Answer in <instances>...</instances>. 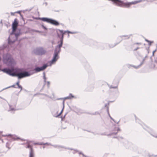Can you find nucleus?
I'll return each instance as SVG.
<instances>
[{"mask_svg": "<svg viewBox=\"0 0 157 157\" xmlns=\"http://www.w3.org/2000/svg\"><path fill=\"white\" fill-rule=\"evenodd\" d=\"M1 70L10 76L17 77L19 79L24 78L23 69L12 67L10 68H4Z\"/></svg>", "mask_w": 157, "mask_h": 157, "instance_id": "nucleus-1", "label": "nucleus"}, {"mask_svg": "<svg viewBox=\"0 0 157 157\" xmlns=\"http://www.w3.org/2000/svg\"><path fill=\"white\" fill-rule=\"evenodd\" d=\"M3 57L4 63L8 66L11 67V68L13 67L14 62L10 54L7 53L4 54Z\"/></svg>", "mask_w": 157, "mask_h": 157, "instance_id": "nucleus-2", "label": "nucleus"}, {"mask_svg": "<svg viewBox=\"0 0 157 157\" xmlns=\"http://www.w3.org/2000/svg\"><path fill=\"white\" fill-rule=\"evenodd\" d=\"M16 30H14L13 33L12 34L11 33L8 38V43L9 44H13L17 40L18 37L21 34L20 30L18 32H16Z\"/></svg>", "mask_w": 157, "mask_h": 157, "instance_id": "nucleus-3", "label": "nucleus"}, {"mask_svg": "<svg viewBox=\"0 0 157 157\" xmlns=\"http://www.w3.org/2000/svg\"><path fill=\"white\" fill-rule=\"evenodd\" d=\"M137 3V1L125 2L121 0H118L115 6L121 8H129L131 5Z\"/></svg>", "mask_w": 157, "mask_h": 157, "instance_id": "nucleus-4", "label": "nucleus"}, {"mask_svg": "<svg viewBox=\"0 0 157 157\" xmlns=\"http://www.w3.org/2000/svg\"><path fill=\"white\" fill-rule=\"evenodd\" d=\"M137 3V1L125 2L121 0H118L115 6L121 8H129L131 5Z\"/></svg>", "mask_w": 157, "mask_h": 157, "instance_id": "nucleus-5", "label": "nucleus"}, {"mask_svg": "<svg viewBox=\"0 0 157 157\" xmlns=\"http://www.w3.org/2000/svg\"><path fill=\"white\" fill-rule=\"evenodd\" d=\"M39 19L43 21L47 22L55 26H58L59 25V23L58 21L52 18L43 17L39 18Z\"/></svg>", "mask_w": 157, "mask_h": 157, "instance_id": "nucleus-6", "label": "nucleus"}, {"mask_svg": "<svg viewBox=\"0 0 157 157\" xmlns=\"http://www.w3.org/2000/svg\"><path fill=\"white\" fill-rule=\"evenodd\" d=\"M33 52L36 55L42 56L44 55L46 51L42 47H38L34 50Z\"/></svg>", "mask_w": 157, "mask_h": 157, "instance_id": "nucleus-7", "label": "nucleus"}, {"mask_svg": "<svg viewBox=\"0 0 157 157\" xmlns=\"http://www.w3.org/2000/svg\"><path fill=\"white\" fill-rule=\"evenodd\" d=\"M48 66L47 63L44 64L42 66L40 67H36L32 71L33 74L36 73L41 71H43L45 70L47 67Z\"/></svg>", "mask_w": 157, "mask_h": 157, "instance_id": "nucleus-8", "label": "nucleus"}, {"mask_svg": "<svg viewBox=\"0 0 157 157\" xmlns=\"http://www.w3.org/2000/svg\"><path fill=\"white\" fill-rule=\"evenodd\" d=\"M132 36V34H130L129 35H123L119 36L118 37L117 39L119 40H120V39H121V40H120V41L119 42V43H120L123 40L129 39L130 38V36ZM118 43H117V44H114V45H112L111 46H110V45H109V47L110 48H113L114 47H115L116 45Z\"/></svg>", "mask_w": 157, "mask_h": 157, "instance_id": "nucleus-9", "label": "nucleus"}, {"mask_svg": "<svg viewBox=\"0 0 157 157\" xmlns=\"http://www.w3.org/2000/svg\"><path fill=\"white\" fill-rule=\"evenodd\" d=\"M59 54L54 53L53 57L51 60L48 62L49 64L48 66H51L52 64H54L59 58Z\"/></svg>", "mask_w": 157, "mask_h": 157, "instance_id": "nucleus-10", "label": "nucleus"}, {"mask_svg": "<svg viewBox=\"0 0 157 157\" xmlns=\"http://www.w3.org/2000/svg\"><path fill=\"white\" fill-rule=\"evenodd\" d=\"M18 22L17 21V19L15 18L14 20V21L13 22L12 24V30L11 32V34H12L13 33L14 30H16L17 29V27L18 26Z\"/></svg>", "mask_w": 157, "mask_h": 157, "instance_id": "nucleus-11", "label": "nucleus"}, {"mask_svg": "<svg viewBox=\"0 0 157 157\" xmlns=\"http://www.w3.org/2000/svg\"><path fill=\"white\" fill-rule=\"evenodd\" d=\"M116 130L117 131V132H114L111 133H110L109 134H106L105 133H102L101 134V135H106L107 136H111L113 135H116L117 134L118 132V131H120L121 129H120L119 128H116L115 127L114 129L113 130V131H116Z\"/></svg>", "mask_w": 157, "mask_h": 157, "instance_id": "nucleus-12", "label": "nucleus"}, {"mask_svg": "<svg viewBox=\"0 0 157 157\" xmlns=\"http://www.w3.org/2000/svg\"><path fill=\"white\" fill-rule=\"evenodd\" d=\"M63 44L59 43V44L56 46L55 47L54 53L59 54L61 51V48L62 47Z\"/></svg>", "mask_w": 157, "mask_h": 157, "instance_id": "nucleus-13", "label": "nucleus"}, {"mask_svg": "<svg viewBox=\"0 0 157 157\" xmlns=\"http://www.w3.org/2000/svg\"><path fill=\"white\" fill-rule=\"evenodd\" d=\"M5 136H10L13 139V140H20L22 141H25L26 140L24 139H21L20 137H18L17 136L14 135H12L11 134H9L8 135H6Z\"/></svg>", "mask_w": 157, "mask_h": 157, "instance_id": "nucleus-14", "label": "nucleus"}, {"mask_svg": "<svg viewBox=\"0 0 157 157\" xmlns=\"http://www.w3.org/2000/svg\"><path fill=\"white\" fill-rule=\"evenodd\" d=\"M17 103L15 101H12L11 104H9L10 110L9 111L15 110V108L16 106Z\"/></svg>", "mask_w": 157, "mask_h": 157, "instance_id": "nucleus-15", "label": "nucleus"}, {"mask_svg": "<svg viewBox=\"0 0 157 157\" xmlns=\"http://www.w3.org/2000/svg\"><path fill=\"white\" fill-rule=\"evenodd\" d=\"M58 30L61 33V35L60 36V41L59 42L58 41V43H59V42L60 43L63 44L64 36V35L65 34V33L63 32V30L57 29V32Z\"/></svg>", "mask_w": 157, "mask_h": 157, "instance_id": "nucleus-16", "label": "nucleus"}, {"mask_svg": "<svg viewBox=\"0 0 157 157\" xmlns=\"http://www.w3.org/2000/svg\"><path fill=\"white\" fill-rule=\"evenodd\" d=\"M27 143L28 144L26 147V148H30V151L29 157H34L33 150V148L29 144V142L28 141L27 142Z\"/></svg>", "mask_w": 157, "mask_h": 157, "instance_id": "nucleus-17", "label": "nucleus"}, {"mask_svg": "<svg viewBox=\"0 0 157 157\" xmlns=\"http://www.w3.org/2000/svg\"><path fill=\"white\" fill-rule=\"evenodd\" d=\"M12 44H9L8 43H5L3 45L0 46V51L2 50H4L5 48H7L8 50L10 49V46Z\"/></svg>", "mask_w": 157, "mask_h": 157, "instance_id": "nucleus-18", "label": "nucleus"}, {"mask_svg": "<svg viewBox=\"0 0 157 157\" xmlns=\"http://www.w3.org/2000/svg\"><path fill=\"white\" fill-rule=\"evenodd\" d=\"M24 78L30 76L33 74L32 71H27L25 70H23Z\"/></svg>", "mask_w": 157, "mask_h": 157, "instance_id": "nucleus-19", "label": "nucleus"}, {"mask_svg": "<svg viewBox=\"0 0 157 157\" xmlns=\"http://www.w3.org/2000/svg\"><path fill=\"white\" fill-rule=\"evenodd\" d=\"M108 86L109 88L110 89L111 88H113V89H117L116 91L117 93H119L118 90L117 89L118 88V83L116 84V86H113L112 85H109L108 84Z\"/></svg>", "mask_w": 157, "mask_h": 157, "instance_id": "nucleus-20", "label": "nucleus"}, {"mask_svg": "<svg viewBox=\"0 0 157 157\" xmlns=\"http://www.w3.org/2000/svg\"><path fill=\"white\" fill-rule=\"evenodd\" d=\"M51 146H52L54 147L55 148H57L58 149L59 148H66V147H64L63 146L60 145H51Z\"/></svg>", "mask_w": 157, "mask_h": 157, "instance_id": "nucleus-21", "label": "nucleus"}, {"mask_svg": "<svg viewBox=\"0 0 157 157\" xmlns=\"http://www.w3.org/2000/svg\"><path fill=\"white\" fill-rule=\"evenodd\" d=\"M64 101H63V109H62V110H61V111L56 116H54V115H53V116L54 117H58L59 116H60L61 114H62V113L63 111V109L64 108Z\"/></svg>", "mask_w": 157, "mask_h": 157, "instance_id": "nucleus-22", "label": "nucleus"}, {"mask_svg": "<svg viewBox=\"0 0 157 157\" xmlns=\"http://www.w3.org/2000/svg\"><path fill=\"white\" fill-rule=\"evenodd\" d=\"M74 97V96L72 95V94L71 93L69 94V96L67 97H66L64 98V99H71V98H73Z\"/></svg>", "mask_w": 157, "mask_h": 157, "instance_id": "nucleus-23", "label": "nucleus"}, {"mask_svg": "<svg viewBox=\"0 0 157 157\" xmlns=\"http://www.w3.org/2000/svg\"><path fill=\"white\" fill-rule=\"evenodd\" d=\"M15 84H14V85H13L11 86H9V87H6V88H5L3 89L1 91H2L5 90H6V89H8V88H11V87H13V88H17V87H16L15 86Z\"/></svg>", "mask_w": 157, "mask_h": 157, "instance_id": "nucleus-24", "label": "nucleus"}, {"mask_svg": "<svg viewBox=\"0 0 157 157\" xmlns=\"http://www.w3.org/2000/svg\"><path fill=\"white\" fill-rule=\"evenodd\" d=\"M109 1H111L113 4L114 5V6H116V4L117 3V2L118 1V0H108Z\"/></svg>", "mask_w": 157, "mask_h": 157, "instance_id": "nucleus-25", "label": "nucleus"}, {"mask_svg": "<svg viewBox=\"0 0 157 157\" xmlns=\"http://www.w3.org/2000/svg\"><path fill=\"white\" fill-rule=\"evenodd\" d=\"M107 112L109 115V117H110V119L112 120H113L114 121H115V120H114L113 118L111 116H110V115H109V107H107Z\"/></svg>", "mask_w": 157, "mask_h": 157, "instance_id": "nucleus-26", "label": "nucleus"}, {"mask_svg": "<svg viewBox=\"0 0 157 157\" xmlns=\"http://www.w3.org/2000/svg\"><path fill=\"white\" fill-rule=\"evenodd\" d=\"M43 79H44V82L45 83L46 82V78L45 76V72H44L43 73Z\"/></svg>", "mask_w": 157, "mask_h": 157, "instance_id": "nucleus-27", "label": "nucleus"}, {"mask_svg": "<svg viewBox=\"0 0 157 157\" xmlns=\"http://www.w3.org/2000/svg\"><path fill=\"white\" fill-rule=\"evenodd\" d=\"M147 57V55H146L145 57L143 59L142 61L140 63L141 65H142L144 62V61L145 60L146 58Z\"/></svg>", "mask_w": 157, "mask_h": 157, "instance_id": "nucleus-28", "label": "nucleus"}, {"mask_svg": "<svg viewBox=\"0 0 157 157\" xmlns=\"http://www.w3.org/2000/svg\"><path fill=\"white\" fill-rule=\"evenodd\" d=\"M135 117L136 122H137V123H139L140 124H141L140 123V120H139V119H138V118H137L136 117V116L135 115Z\"/></svg>", "mask_w": 157, "mask_h": 157, "instance_id": "nucleus-29", "label": "nucleus"}, {"mask_svg": "<svg viewBox=\"0 0 157 157\" xmlns=\"http://www.w3.org/2000/svg\"><path fill=\"white\" fill-rule=\"evenodd\" d=\"M142 65H141V63H140V65H139L137 66L132 65V66L133 67H134V68H135L136 69H137V68H139V67H140Z\"/></svg>", "mask_w": 157, "mask_h": 157, "instance_id": "nucleus-30", "label": "nucleus"}, {"mask_svg": "<svg viewBox=\"0 0 157 157\" xmlns=\"http://www.w3.org/2000/svg\"><path fill=\"white\" fill-rule=\"evenodd\" d=\"M66 147V149H69V150H74L75 151H76V152H78V151L76 149H74L72 148H67V147Z\"/></svg>", "mask_w": 157, "mask_h": 157, "instance_id": "nucleus-31", "label": "nucleus"}, {"mask_svg": "<svg viewBox=\"0 0 157 157\" xmlns=\"http://www.w3.org/2000/svg\"><path fill=\"white\" fill-rule=\"evenodd\" d=\"M40 94L41 95H44L46 97H48L49 98H51V97H50L47 94H43V93H40Z\"/></svg>", "mask_w": 157, "mask_h": 157, "instance_id": "nucleus-32", "label": "nucleus"}, {"mask_svg": "<svg viewBox=\"0 0 157 157\" xmlns=\"http://www.w3.org/2000/svg\"><path fill=\"white\" fill-rule=\"evenodd\" d=\"M150 134L153 137H154L155 138H157V135H156V134H153L152 133H150Z\"/></svg>", "mask_w": 157, "mask_h": 157, "instance_id": "nucleus-33", "label": "nucleus"}, {"mask_svg": "<svg viewBox=\"0 0 157 157\" xmlns=\"http://www.w3.org/2000/svg\"><path fill=\"white\" fill-rule=\"evenodd\" d=\"M63 32L65 33H67L68 34L71 33V31H70L68 30H66L65 31H63Z\"/></svg>", "mask_w": 157, "mask_h": 157, "instance_id": "nucleus-34", "label": "nucleus"}, {"mask_svg": "<svg viewBox=\"0 0 157 157\" xmlns=\"http://www.w3.org/2000/svg\"><path fill=\"white\" fill-rule=\"evenodd\" d=\"M148 43H149L148 44V45L151 46V44L153 43V41H150V42H148Z\"/></svg>", "mask_w": 157, "mask_h": 157, "instance_id": "nucleus-35", "label": "nucleus"}, {"mask_svg": "<svg viewBox=\"0 0 157 157\" xmlns=\"http://www.w3.org/2000/svg\"><path fill=\"white\" fill-rule=\"evenodd\" d=\"M77 33H78V32H76V31L71 32V34H74Z\"/></svg>", "mask_w": 157, "mask_h": 157, "instance_id": "nucleus-36", "label": "nucleus"}, {"mask_svg": "<svg viewBox=\"0 0 157 157\" xmlns=\"http://www.w3.org/2000/svg\"><path fill=\"white\" fill-rule=\"evenodd\" d=\"M99 114V113L98 112H96L92 114L93 115H97Z\"/></svg>", "mask_w": 157, "mask_h": 157, "instance_id": "nucleus-37", "label": "nucleus"}, {"mask_svg": "<svg viewBox=\"0 0 157 157\" xmlns=\"http://www.w3.org/2000/svg\"><path fill=\"white\" fill-rule=\"evenodd\" d=\"M17 46H19V48H21V46H22V44H21L20 43H19L18 44Z\"/></svg>", "mask_w": 157, "mask_h": 157, "instance_id": "nucleus-38", "label": "nucleus"}, {"mask_svg": "<svg viewBox=\"0 0 157 157\" xmlns=\"http://www.w3.org/2000/svg\"><path fill=\"white\" fill-rule=\"evenodd\" d=\"M145 1V0H139L137 1V3H138L141 2L143 1Z\"/></svg>", "mask_w": 157, "mask_h": 157, "instance_id": "nucleus-39", "label": "nucleus"}, {"mask_svg": "<svg viewBox=\"0 0 157 157\" xmlns=\"http://www.w3.org/2000/svg\"><path fill=\"white\" fill-rule=\"evenodd\" d=\"M39 145H44V143L43 142H39Z\"/></svg>", "mask_w": 157, "mask_h": 157, "instance_id": "nucleus-40", "label": "nucleus"}, {"mask_svg": "<svg viewBox=\"0 0 157 157\" xmlns=\"http://www.w3.org/2000/svg\"><path fill=\"white\" fill-rule=\"evenodd\" d=\"M19 83V81H18L15 84V85H17L18 86L20 85Z\"/></svg>", "mask_w": 157, "mask_h": 157, "instance_id": "nucleus-41", "label": "nucleus"}, {"mask_svg": "<svg viewBox=\"0 0 157 157\" xmlns=\"http://www.w3.org/2000/svg\"><path fill=\"white\" fill-rule=\"evenodd\" d=\"M57 37L59 38H60V36H61L58 33H57Z\"/></svg>", "mask_w": 157, "mask_h": 157, "instance_id": "nucleus-42", "label": "nucleus"}, {"mask_svg": "<svg viewBox=\"0 0 157 157\" xmlns=\"http://www.w3.org/2000/svg\"><path fill=\"white\" fill-rule=\"evenodd\" d=\"M78 153L80 155V154H82L83 156V157H84L85 156V155L81 152H78Z\"/></svg>", "mask_w": 157, "mask_h": 157, "instance_id": "nucleus-43", "label": "nucleus"}, {"mask_svg": "<svg viewBox=\"0 0 157 157\" xmlns=\"http://www.w3.org/2000/svg\"><path fill=\"white\" fill-rule=\"evenodd\" d=\"M52 145L50 143H44V145Z\"/></svg>", "mask_w": 157, "mask_h": 157, "instance_id": "nucleus-44", "label": "nucleus"}, {"mask_svg": "<svg viewBox=\"0 0 157 157\" xmlns=\"http://www.w3.org/2000/svg\"><path fill=\"white\" fill-rule=\"evenodd\" d=\"M21 87L22 86L21 85H19L17 86V88H21Z\"/></svg>", "mask_w": 157, "mask_h": 157, "instance_id": "nucleus-45", "label": "nucleus"}, {"mask_svg": "<svg viewBox=\"0 0 157 157\" xmlns=\"http://www.w3.org/2000/svg\"><path fill=\"white\" fill-rule=\"evenodd\" d=\"M34 145H39V142L35 143H34Z\"/></svg>", "mask_w": 157, "mask_h": 157, "instance_id": "nucleus-46", "label": "nucleus"}, {"mask_svg": "<svg viewBox=\"0 0 157 157\" xmlns=\"http://www.w3.org/2000/svg\"><path fill=\"white\" fill-rule=\"evenodd\" d=\"M156 50H155L154 51L152 52V56H154V54L155 52H156Z\"/></svg>", "mask_w": 157, "mask_h": 157, "instance_id": "nucleus-47", "label": "nucleus"}, {"mask_svg": "<svg viewBox=\"0 0 157 157\" xmlns=\"http://www.w3.org/2000/svg\"><path fill=\"white\" fill-rule=\"evenodd\" d=\"M139 48V47H137L134 50V51H136Z\"/></svg>", "mask_w": 157, "mask_h": 157, "instance_id": "nucleus-48", "label": "nucleus"}, {"mask_svg": "<svg viewBox=\"0 0 157 157\" xmlns=\"http://www.w3.org/2000/svg\"><path fill=\"white\" fill-rule=\"evenodd\" d=\"M42 28L45 30H47V28L45 26H43V27H42Z\"/></svg>", "mask_w": 157, "mask_h": 157, "instance_id": "nucleus-49", "label": "nucleus"}, {"mask_svg": "<svg viewBox=\"0 0 157 157\" xmlns=\"http://www.w3.org/2000/svg\"><path fill=\"white\" fill-rule=\"evenodd\" d=\"M47 84H48V86H49V85H50V82L49 81H47Z\"/></svg>", "mask_w": 157, "mask_h": 157, "instance_id": "nucleus-50", "label": "nucleus"}, {"mask_svg": "<svg viewBox=\"0 0 157 157\" xmlns=\"http://www.w3.org/2000/svg\"><path fill=\"white\" fill-rule=\"evenodd\" d=\"M145 41H146V42H150V40H147V39H145Z\"/></svg>", "mask_w": 157, "mask_h": 157, "instance_id": "nucleus-51", "label": "nucleus"}, {"mask_svg": "<svg viewBox=\"0 0 157 157\" xmlns=\"http://www.w3.org/2000/svg\"><path fill=\"white\" fill-rule=\"evenodd\" d=\"M109 104V103H108V104L106 103V104H105V107H106L107 106V105H108Z\"/></svg>", "mask_w": 157, "mask_h": 157, "instance_id": "nucleus-52", "label": "nucleus"}, {"mask_svg": "<svg viewBox=\"0 0 157 157\" xmlns=\"http://www.w3.org/2000/svg\"><path fill=\"white\" fill-rule=\"evenodd\" d=\"M155 62L157 63V58L155 60Z\"/></svg>", "mask_w": 157, "mask_h": 157, "instance_id": "nucleus-53", "label": "nucleus"}, {"mask_svg": "<svg viewBox=\"0 0 157 157\" xmlns=\"http://www.w3.org/2000/svg\"><path fill=\"white\" fill-rule=\"evenodd\" d=\"M54 11L56 12H59V10H55Z\"/></svg>", "mask_w": 157, "mask_h": 157, "instance_id": "nucleus-54", "label": "nucleus"}, {"mask_svg": "<svg viewBox=\"0 0 157 157\" xmlns=\"http://www.w3.org/2000/svg\"><path fill=\"white\" fill-rule=\"evenodd\" d=\"M62 99H64V98H59V99H59V100Z\"/></svg>", "mask_w": 157, "mask_h": 157, "instance_id": "nucleus-55", "label": "nucleus"}, {"mask_svg": "<svg viewBox=\"0 0 157 157\" xmlns=\"http://www.w3.org/2000/svg\"><path fill=\"white\" fill-rule=\"evenodd\" d=\"M120 120L118 122H116L117 124H118L119 123V122H120Z\"/></svg>", "mask_w": 157, "mask_h": 157, "instance_id": "nucleus-56", "label": "nucleus"}, {"mask_svg": "<svg viewBox=\"0 0 157 157\" xmlns=\"http://www.w3.org/2000/svg\"><path fill=\"white\" fill-rule=\"evenodd\" d=\"M136 44H140L141 43H136Z\"/></svg>", "mask_w": 157, "mask_h": 157, "instance_id": "nucleus-57", "label": "nucleus"}, {"mask_svg": "<svg viewBox=\"0 0 157 157\" xmlns=\"http://www.w3.org/2000/svg\"><path fill=\"white\" fill-rule=\"evenodd\" d=\"M36 32H39V33H40V31H38V30H36Z\"/></svg>", "mask_w": 157, "mask_h": 157, "instance_id": "nucleus-58", "label": "nucleus"}, {"mask_svg": "<svg viewBox=\"0 0 157 157\" xmlns=\"http://www.w3.org/2000/svg\"><path fill=\"white\" fill-rule=\"evenodd\" d=\"M21 89V90H20V92L22 90V87H21V88H20Z\"/></svg>", "mask_w": 157, "mask_h": 157, "instance_id": "nucleus-59", "label": "nucleus"}, {"mask_svg": "<svg viewBox=\"0 0 157 157\" xmlns=\"http://www.w3.org/2000/svg\"><path fill=\"white\" fill-rule=\"evenodd\" d=\"M41 26H42V27H43V26H44V25H43V23H42V24H41Z\"/></svg>", "mask_w": 157, "mask_h": 157, "instance_id": "nucleus-60", "label": "nucleus"}, {"mask_svg": "<svg viewBox=\"0 0 157 157\" xmlns=\"http://www.w3.org/2000/svg\"><path fill=\"white\" fill-rule=\"evenodd\" d=\"M45 5H46V6H47V5H48V3H47V2H45Z\"/></svg>", "mask_w": 157, "mask_h": 157, "instance_id": "nucleus-61", "label": "nucleus"}, {"mask_svg": "<svg viewBox=\"0 0 157 157\" xmlns=\"http://www.w3.org/2000/svg\"><path fill=\"white\" fill-rule=\"evenodd\" d=\"M113 138H117V137H116H116L114 136V137H113Z\"/></svg>", "mask_w": 157, "mask_h": 157, "instance_id": "nucleus-62", "label": "nucleus"}, {"mask_svg": "<svg viewBox=\"0 0 157 157\" xmlns=\"http://www.w3.org/2000/svg\"><path fill=\"white\" fill-rule=\"evenodd\" d=\"M72 153H73V154H75V153H76V152H75V151H73V152H72Z\"/></svg>", "mask_w": 157, "mask_h": 157, "instance_id": "nucleus-63", "label": "nucleus"}, {"mask_svg": "<svg viewBox=\"0 0 157 157\" xmlns=\"http://www.w3.org/2000/svg\"><path fill=\"white\" fill-rule=\"evenodd\" d=\"M63 48H64V49H65V47H64V46L63 47Z\"/></svg>", "mask_w": 157, "mask_h": 157, "instance_id": "nucleus-64", "label": "nucleus"}]
</instances>
